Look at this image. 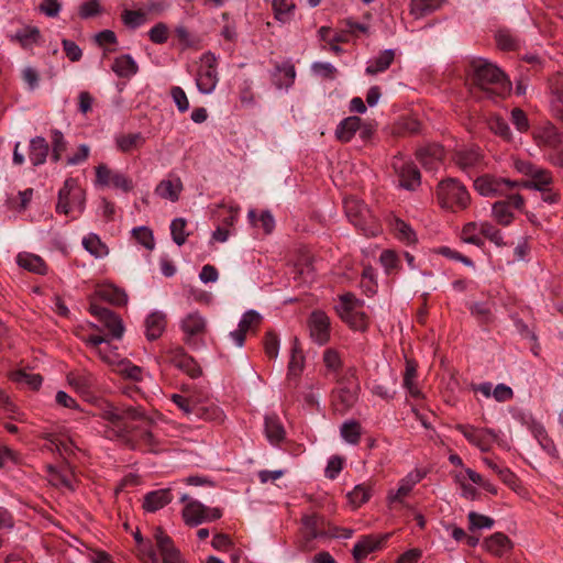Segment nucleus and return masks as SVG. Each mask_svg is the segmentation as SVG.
<instances>
[{"label":"nucleus","instance_id":"obj_41","mask_svg":"<svg viewBox=\"0 0 563 563\" xmlns=\"http://www.w3.org/2000/svg\"><path fill=\"white\" fill-rule=\"evenodd\" d=\"M41 32L36 26H25L10 35L11 41H16L24 48L31 47L33 44L38 43Z\"/></svg>","mask_w":563,"mask_h":563},{"label":"nucleus","instance_id":"obj_49","mask_svg":"<svg viewBox=\"0 0 563 563\" xmlns=\"http://www.w3.org/2000/svg\"><path fill=\"white\" fill-rule=\"evenodd\" d=\"M440 0H411L410 13L419 19L440 8Z\"/></svg>","mask_w":563,"mask_h":563},{"label":"nucleus","instance_id":"obj_22","mask_svg":"<svg viewBox=\"0 0 563 563\" xmlns=\"http://www.w3.org/2000/svg\"><path fill=\"white\" fill-rule=\"evenodd\" d=\"M444 157V148L440 144H429L417 151V158L427 169L433 170L439 167Z\"/></svg>","mask_w":563,"mask_h":563},{"label":"nucleus","instance_id":"obj_55","mask_svg":"<svg viewBox=\"0 0 563 563\" xmlns=\"http://www.w3.org/2000/svg\"><path fill=\"white\" fill-rule=\"evenodd\" d=\"M11 379L15 383L25 384L32 389H38L42 385L43 378L40 374L26 373L23 369L11 373Z\"/></svg>","mask_w":563,"mask_h":563},{"label":"nucleus","instance_id":"obj_44","mask_svg":"<svg viewBox=\"0 0 563 563\" xmlns=\"http://www.w3.org/2000/svg\"><path fill=\"white\" fill-rule=\"evenodd\" d=\"M373 495V486L367 483L356 485L347 494L349 501L354 508H358L369 500Z\"/></svg>","mask_w":563,"mask_h":563},{"label":"nucleus","instance_id":"obj_52","mask_svg":"<svg viewBox=\"0 0 563 563\" xmlns=\"http://www.w3.org/2000/svg\"><path fill=\"white\" fill-rule=\"evenodd\" d=\"M493 217L501 225H509L514 220V213L509 208V202L496 201L493 205Z\"/></svg>","mask_w":563,"mask_h":563},{"label":"nucleus","instance_id":"obj_37","mask_svg":"<svg viewBox=\"0 0 563 563\" xmlns=\"http://www.w3.org/2000/svg\"><path fill=\"white\" fill-rule=\"evenodd\" d=\"M111 69L117 76L128 78L135 75L139 67L131 55L124 54L114 59Z\"/></svg>","mask_w":563,"mask_h":563},{"label":"nucleus","instance_id":"obj_40","mask_svg":"<svg viewBox=\"0 0 563 563\" xmlns=\"http://www.w3.org/2000/svg\"><path fill=\"white\" fill-rule=\"evenodd\" d=\"M395 53L393 49L383 51L373 62H371L365 71L367 75L374 76L389 68L394 62Z\"/></svg>","mask_w":563,"mask_h":563},{"label":"nucleus","instance_id":"obj_5","mask_svg":"<svg viewBox=\"0 0 563 563\" xmlns=\"http://www.w3.org/2000/svg\"><path fill=\"white\" fill-rule=\"evenodd\" d=\"M141 424L133 426L132 422L128 423V435L129 439L118 438V441L123 442L131 449H142L150 452H156L158 442L153 434V432L148 429L151 421L144 415V419L137 420Z\"/></svg>","mask_w":563,"mask_h":563},{"label":"nucleus","instance_id":"obj_9","mask_svg":"<svg viewBox=\"0 0 563 563\" xmlns=\"http://www.w3.org/2000/svg\"><path fill=\"white\" fill-rule=\"evenodd\" d=\"M89 310L101 323L102 330L108 331L103 336L117 340H120L123 336L125 329L122 319L117 313L97 303H91ZM92 327L101 331L100 328L96 325Z\"/></svg>","mask_w":563,"mask_h":563},{"label":"nucleus","instance_id":"obj_54","mask_svg":"<svg viewBox=\"0 0 563 563\" xmlns=\"http://www.w3.org/2000/svg\"><path fill=\"white\" fill-rule=\"evenodd\" d=\"M531 432L544 451H547L550 455H554L556 453V448L553 441L548 437L547 431L542 424L532 423Z\"/></svg>","mask_w":563,"mask_h":563},{"label":"nucleus","instance_id":"obj_1","mask_svg":"<svg viewBox=\"0 0 563 563\" xmlns=\"http://www.w3.org/2000/svg\"><path fill=\"white\" fill-rule=\"evenodd\" d=\"M467 76L474 88L489 99L505 98L510 93L511 82L506 74L485 58H473L468 63Z\"/></svg>","mask_w":563,"mask_h":563},{"label":"nucleus","instance_id":"obj_10","mask_svg":"<svg viewBox=\"0 0 563 563\" xmlns=\"http://www.w3.org/2000/svg\"><path fill=\"white\" fill-rule=\"evenodd\" d=\"M208 323L203 316L198 311L186 314L180 321V329L184 332V340L188 345L199 346L202 344L201 338L207 332Z\"/></svg>","mask_w":563,"mask_h":563},{"label":"nucleus","instance_id":"obj_59","mask_svg":"<svg viewBox=\"0 0 563 563\" xmlns=\"http://www.w3.org/2000/svg\"><path fill=\"white\" fill-rule=\"evenodd\" d=\"M186 224V220L183 218H176L170 223L172 239L178 246H181L187 240Z\"/></svg>","mask_w":563,"mask_h":563},{"label":"nucleus","instance_id":"obj_20","mask_svg":"<svg viewBox=\"0 0 563 563\" xmlns=\"http://www.w3.org/2000/svg\"><path fill=\"white\" fill-rule=\"evenodd\" d=\"M388 537L389 534H369L362 537V539L354 545L352 551L355 563H364L366 556L379 550Z\"/></svg>","mask_w":563,"mask_h":563},{"label":"nucleus","instance_id":"obj_42","mask_svg":"<svg viewBox=\"0 0 563 563\" xmlns=\"http://www.w3.org/2000/svg\"><path fill=\"white\" fill-rule=\"evenodd\" d=\"M97 295L101 299L115 306H123L128 302V295L124 292V290L112 285L102 286L97 290Z\"/></svg>","mask_w":563,"mask_h":563},{"label":"nucleus","instance_id":"obj_3","mask_svg":"<svg viewBox=\"0 0 563 563\" xmlns=\"http://www.w3.org/2000/svg\"><path fill=\"white\" fill-rule=\"evenodd\" d=\"M435 194L440 207L454 212L466 209L471 202L466 187L456 178L441 180Z\"/></svg>","mask_w":563,"mask_h":563},{"label":"nucleus","instance_id":"obj_14","mask_svg":"<svg viewBox=\"0 0 563 563\" xmlns=\"http://www.w3.org/2000/svg\"><path fill=\"white\" fill-rule=\"evenodd\" d=\"M455 428L483 452H488L494 442H499L498 433L494 429L475 428L471 424H457Z\"/></svg>","mask_w":563,"mask_h":563},{"label":"nucleus","instance_id":"obj_25","mask_svg":"<svg viewBox=\"0 0 563 563\" xmlns=\"http://www.w3.org/2000/svg\"><path fill=\"white\" fill-rule=\"evenodd\" d=\"M550 108L555 118L563 122V76L550 80Z\"/></svg>","mask_w":563,"mask_h":563},{"label":"nucleus","instance_id":"obj_56","mask_svg":"<svg viewBox=\"0 0 563 563\" xmlns=\"http://www.w3.org/2000/svg\"><path fill=\"white\" fill-rule=\"evenodd\" d=\"M461 239L465 243L482 246L484 242L482 234L479 233V223L470 222L465 224L462 229Z\"/></svg>","mask_w":563,"mask_h":563},{"label":"nucleus","instance_id":"obj_13","mask_svg":"<svg viewBox=\"0 0 563 563\" xmlns=\"http://www.w3.org/2000/svg\"><path fill=\"white\" fill-rule=\"evenodd\" d=\"M96 181L102 187H112L130 192L133 189V180L122 172L109 168L106 164L96 167Z\"/></svg>","mask_w":563,"mask_h":563},{"label":"nucleus","instance_id":"obj_35","mask_svg":"<svg viewBox=\"0 0 563 563\" xmlns=\"http://www.w3.org/2000/svg\"><path fill=\"white\" fill-rule=\"evenodd\" d=\"M265 434L272 444H278L285 439V429L276 415L265 416Z\"/></svg>","mask_w":563,"mask_h":563},{"label":"nucleus","instance_id":"obj_15","mask_svg":"<svg viewBox=\"0 0 563 563\" xmlns=\"http://www.w3.org/2000/svg\"><path fill=\"white\" fill-rule=\"evenodd\" d=\"M341 305L338 308V312L341 318L347 322L354 330L363 331L366 329V321L364 313L356 311L360 300L351 292H346L340 296Z\"/></svg>","mask_w":563,"mask_h":563},{"label":"nucleus","instance_id":"obj_11","mask_svg":"<svg viewBox=\"0 0 563 563\" xmlns=\"http://www.w3.org/2000/svg\"><path fill=\"white\" fill-rule=\"evenodd\" d=\"M110 340L108 336L100 334H91L85 338L86 344L92 347L104 363L117 369L125 357L119 353L117 346L110 344Z\"/></svg>","mask_w":563,"mask_h":563},{"label":"nucleus","instance_id":"obj_19","mask_svg":"<svg viewBox=\"0 0 563 563\" xmlns=\"http://www.w3.org/2000/svg\"><path fill=\"white\" fill-rule=\"evenodd\" d=\"M154 538L163 563H186L180 551L174 545L173 540L162 528H156Z\"/></svg>","mask_w":563,"mask_h":563},{"label":"nucleus","instance_id":"obj_64","mask_svg":"<svg viewBox=\"0 0 563 563\" xmlns=\"http://www.w3.org/2000/svg\"><path fill=\"white\" fill-rule=\"evenodd\" d=\"M119 374L133 380L142 379V368L132 364L129 360L124 358L122 364L115 369Z\"/></svg>","mask_w":563,"mask_h":563},{"label":"nucleus","instance_id":"obj_43","mask_svg":"<svg viewBox=\"0 0 563 563\" xmlns=\"http://www.w3.org/2000/svg\"><path fill=\"white\" fill-rule=\"evenodd\" d=\"M194 416L207 421L222 422L224 419L223 411L214 404H197Z\"/></svg>","mask_w":563,"mask_h":563},{"label":"nucleus","instance_id":"obj_39","mask_svg":"<svg viewBox=\"0 0 563 563\" xmlns=\"http://www.w3.org/2000/svg\"><path fill=\"white\" fill-rule=\"evenodd\" d=\"M361 126L358 117H349L342 120L336 130L335 135L342 142H349Z\"/></svg>","mask_w":563,"mask_h":563},{"label":"nucleus","instance_id":"obj_36","mask_svg":"<svg viewBox=\"0 0 563 563\" xmlns=\"http://www.w3.org/2000/svg\"><path fill=\"white\" fill-rule=\"evenodd\" d=\"M484 547L494 555L501 556L511 548V541L506 534L496 532L484 541Z\"/></svg>","mask_w":563,"mask_h":563},{"label":"nucleus","instance_id":"obj_58","mask_svg":"<svg viewBox=\"0 0 563 563\" xmlns=\"http://www.w3.org/2000/svg\"><path fill=\"white\" fill-rule=\"evenodd\" d=\"M479 233L497 246L506 245L500 230L489 222H479Z\"/></svg>","mask_w":563,"mask_h":563},{"label":"nucleus","instance_id":"obj_50","mask_svg":"<svg viewBox=\"0 0 563 563\" xmlns=\"http://www.w3.org/2000/svg\"><path fill=\"white\" fill-rule=\"evenodd\" d=\"M272 5L275 19L283 23L290 21L296 8L294 0H273Z\"/></svg>","mask_w":563,"mask_h":563},{"label":"nucleus","instance_id":"obj_28","mask_svg":"<svg viewBox=\"0 0 563 563\" xmlns=\"http://www.w3.org/2000/svg\"><path fill=\"white\" fill-rule=\"evenodd\" d=\"M453 161L462 170L466 172L479 165L482 154L478 147L460 148L455 151Z\"/></svg>","mask_w":563,"mask_h":563},{"label":"nucleus","instance_id":"obj_17","mask_svg":"<svg viewBox=\"0 0 563 563\" xmlns=\"http://www.w3.org/2000/svg\"><path fill=\"white\" fill-rule=\"evenodd\" d=\"M330 318L321 310L311 312L308 319L310 338L319 345H324L330 340Z\"/></svg>","mask_w":563,"mask_h":563},{"label":"nucleus","instance_id":"obj_18","mask_svg":"<svg viewBox=\"0 0 563 563\" xmlns=\"http://www.w3.org/2000/svg\"><path fill=\"white\" fill-rule=\"evenodd\" d=\"M393 167L398 174L401 187L413 190L420 185V172L413 163L402 157H394Z\"/></svg>","mask_w":563,"mask_h":563},{"label":"nucleus","instance_id":"obj_6","mask_svg":"<svg viewBox=\"0 0 563 563\" xmlns=\"http://www.w3.org/2000/svg\"><path fill=\"white\" fill-rule=\"evenodd\" d=\"M514 167L518 173L531 177V180L519 183V186L541 190L550 187L553 183V177L550 170L541 168L529 161L515 159Z\"/></svg>","mask_w":563,"mask_h":563},{"label":"nucleus","instance_id":"obj_16","mask_svg":"<svg viewBox=\"0 0 563 563\" xmlns=\"http://www.w3.org/2000/svg\"><path fill=\"white\" fill-rule=\"evenodd\" d=\"M221 516L222 511L219 508H208L197 500L188 501L183 510L184 521L191 527L205 521L217 520Z\"/></svg>","mask_w":563,"mask_h":563},{"label":"nucleus","instance_id":"obj_57","mask_svg":"<svg viewBox=\"0 0 563 563\" xmlns=\"http://www.w3.org/2000/svg\"><path fill=\"white\" fill-rule=\"evenodd\" d=\"M122 22L125 26L135 30L146 22V14L141 10H124L122 12Z\"/></svg>","mask_w":563,"mask_h":563},{"label":"nucleus","instance_id":"obj_29","mask_svg":"<svg viewBox=\"0 0 563 563\" xmlns=\"http://www.w3.org/2000/svg\"><path fill=\"white\" fill-rule=\"evenodd\" d=\"M183 191V183L179 177L167 178L161 180L156 188L155 194L162 199L176 202Z\"/></svg>","mask_w":563,"mask_h":563},{"label":"nucleus","instance_id":"obj_21","mask_svg":"<svg viewBox=\"0 0 563 563\" xmlns=\"http://www.w3.org/2000/svg\"><path fill=\"white\" fill-rule=\"evenodd\" d=\"M67 382L69 386L87 399L91 396V390L97 385L96 377L87 371H75L68 373Z\"/></svg>","mask_w":563,"mask_h":563},{"label":"nucleus","instance_id":"obj_30","mask_svg":"<svg viewBox=\"0 0 563 563\" xmlns=\"http://www.w3.org/2000/svg\"><path fill=\"white\" fill-rule=\"evenodd\" d=\"M422 479L419 473H410L400 479L397 490H390L387 499L391 503H402V500L410 494L416 484Z\"/></svg>","mask_w":563,"mask_h":563},{"label":"nucleus","instance_id":"obj_45","mask_svg":"<svg viewBox=\"0 0 563 563\" xmlns=\"http://www.w3.org/2000/svg\"><path fill=\"white\" fill-rule=\"evenodd\" d=\"M340 434L349 444H358L362 435L361 423L354 419L343 422L340 428Z\"/></svg>","mask_w":563,"mask_h":563},{"label":"nucleus","instance_id":"obj_46","mask_svg":"<svg viewBox=\"0 0 563 563\" xmlns=\"http://www.w3.org/2000/svg\"><path fill=\"white\" fill-rule=\"evenodd\" d=\"M395 236L402 243L415 244L417 242V234L409 225L401 219H395L391 223Z\"/></svg>","mask_w":563,"mask_h":563},{"label":"nucleus","instance_id":"obj_60","mask_svg":"<svg viewBox=\"0 0 563 563\" xmlns=\"http://www.w3.org/2000/svg\"><path fill=\"white\" fill-rule=\"evenodd\" d=\"M52 155L51 158L54 162H58L62 158L63 153L66 151V141L63 133L58 130L52 131Z\"/></svg>","mask_w":563,"mask_h":563},{"label":"nucleus","instance_id":"obj_53","mask_svg":"<svg viewBox=\"0 0 563 563\" xmlns=\"http://www.w3.org/2000/svg\"><path fill=\"white\" fill-rule=\"evenodd\" d=\"M132 236L135 239V241L144 246L148 251H153L155 249V240L153 231L148 227H137L133 228Z\"/></svg>","mask_w":563,"mask_h":563},{"label":"nucleus","instance_id":"obj_47","mask_svg":"<svg viewBox=\"0 0 563 563\" xmlns=\"http://www.w3.org/2000/svg\"><path fill=\"white\" fill-rule=\"evenodd\" d=\"M303 365L305 356L299 346L298 339L295 338L292 341L290 360L288 363V376H298L302 372Z\"/></svg>","mask_w":563,"mask_h":563},{"label":"nucleus","instance_id":"obj_63","mask_svg":"<svg viewBox=\"0 0 563 563\" xmlns=\"http://www.w3.org/2000/svg\"><path fill=\"white\" fill-rule=\"evenodd\" d=\"M263 344L265 353L269 358H276L278 356L279 339L274 331L271 330L265 333Z\"/></svg>","mask_w":563,"mask_h":563},{"label":"nucleus","instance_id":"obj_38","mask_svg":"<svg viewBox=\"0 0 563 563\" xmlns=\"http://www.w3.org/2000/svg\"><path fill=\"white\" fill-rule=\"evenodd\" d=\"M16 261L20 267L27 269L32 273L41 275L46 273V264L38 255L31 253H22L18 255Z\"/></svg>","mask_w":563,"mask_h":563},{"label":"nucleus","instance_id":"obj_24","mask_svg":"<svg viewBox=\"0 0 563 563\" xmlns=\"http://www.w3.org/2000/svg\"><path fill=\"white\" fill-rule=\"evenodd\" d=\"M296 78V69L292 63L284 62L280 65L275 67V70L272 73V81L273 85L277 89H288L290 88Z\"/></svg>","mask_w":563,"mask_h":563},{"label":"nucleus","instance_id":"obj_12","mask_svg":"<svg viewBox=\"0 0 563 563\" xmlns=\"http://www.w3.org/2000/svg\"><path fill=\"white\" fill-rule=\"evenodd\" d=\"M518 186V181H511L506 178L494 177L489 175L481 176L474 181L476 191L485 197H498L508 195L509 191Z\"/></svg>","mask_w":563,"mask_h":563},{"label":"nucleus","instance_id":"obj_34","mask_svg":"<svg viewBox=\"0 0 563 563\" xmlns=\"http://www.w3.org/2000/svg\"><path fill=\"white\" fill-rule=\"evenodd\" d=\"M417 363L413 360H406V367L404 373L402 386L408 390L412 398L422 397V393L416 384L417 378Z\"/></svg>","mask_w":563,"mask_h":563},{"label":"nucleus","instance_id":"obj_7","mask_svg":"<svg viewBox=\"0 0 563 563\" xmlns=\"http://www.w3.org/2000/svg\"><path fill=\"white\" fill-rule=\"evenodd\" d=\"M344 209L350 222L361 229L365 234H375L373 224L375 222L368 208L356 198H349L344 201Z\"/></svg>","mask_w":563,"mask_h":563},{"label":"nucleus","instance_id":"obj_51","mask_svg":"<svg viewBox=\"0 0 563 563\" xmlns=\"http://www.w3.org/2000/svg\"><path fill=\"white\" fill-rule=\"evenodd\" d=\"M294 279L299 284H310L314 280L316 274L311 263L305 261L299 262L294 267Z\"/></svg>","mask_w":563,"mask_h":563},{"label":"nucleus","instance_id":"obj_23","mask_svg":"<svg viewBox=\"0 0 563 563\" xmlns=\"http://www.w3.org/2000/svg\"><path fill=\"white\" fill-rule=\"evenodd\" d=\"M358 398V386H342L333 395L335 409L342 413L351 409Z\"/></svg>","mask_w":563,"mask_h":563},{"label":"nucleus","instance_id":"obj_62","mask_svg":"<svg viewBox=\"0 0 563 563\" xmlns=\"http://www.w3.org/2000/svg\"><path fill=\"white\" fill-rule=\"evenodd\" d=\"M379 262L385 268L386 274H391L398 271L399 258L393 250H384L379 255Z\"/></svg>","mask_w":563,"mask_h":563},{"label":"nucleus","instance_id":"obj_32","mask_svg":"<svg viewBox=\"0 0 563 563\" xmlns=\"http://www.w3.org/2000/svg\"><path fill=\"white\" fill-rule=\"evenodd\" d=\"M145 141L146 139L140 132L119 134L114 139L117 148L122 153H130L141 148Z\"/></svg>","mask_w":563,"mask_h":563},{"label":"nucleus","instance_id":"obj_31","mask_svg":"<svg viewBox=\"0 0 563 563\" xmlns=\"http://www.w3.org/2000/svg\"><path fill=\"white\" fill-rule=\"evenodd\" d=\"M536 140L539 145L555 150L563 141L558 128L551 123L545 124L536 133Z\"/></svg>","mask_w":563,"mask_h":563},{"label":"nucleus","instance_id":"obj_61","mask_svg":"<svg viewBox=\"0 0 563 563\" xmlns=\"http://www.w3.org/2000/svg\"><path fill=\"white\" fill-rule=\"evenodd\" d=\"M470 522V530H479V529H490L493 528L495 521L490 517L485 515L477 514L475 511H471L467 516Z\"/></svg>","mask_w":563,"mask_h":563},{"label":"nucleus","instance_id":"obj_26","mask_svg":"<svg viewBox=\"0 0 563 563\" xmlns=\"http://www.w3.org/2000/svg\"><path fill=\"white\" fill-rule=\"evenodd\" d=\"M166 314L162 311L150 313L144 322L145 336L148 341H155L162 336L166 329Z\"/></svg>","mask_w":563,"mask_h":563},{"label":"nucleus","instance_id":"obj_2","mask_svg":"<svg viewBox=\"0 0 563 563\" xmlns=\"http://www.w3.org/2000/svg\"><path fill=\"white\" fill-rule=\"evenodd\" d=\"M96 407L98 411L93 416H98L107 422L103 434L110 440L129 439L128 423L144 419V411L141 407H117L104 399L96 400Z\"/></svg>","mask_w":563,"mask_h":563},{"label":"nucleus","instance_id":"obj_33","mask_svg":"<svg viewBox=\"0 0 563 563\" xmlns=\"http://www.w3.org/2000/svg\"><path fill=\"white\" fill-rule=\"evenodd\" d=\"M49 146L42 136H35L30 141L29 158L34 166L45 163Z\"/></svg>","mask_w":563,"mask_h":563},{"label":"nucleus","instance_id":"obj_8","mask_svg":"<svg viewBox=\"0 0 563 563\" xmlns=\"http://www.w3.org/2000/svg\"><path fill=\"white\" fill-rule=\"evenodd\" d=\"M201 63L196 76V86L201 93L209 95L214 91L219 81L217 58L212 53L207 52L202 55Z\"/></svg>","mask_w":563,"mask_h":563},{"label":"nucleus","instance_id":"obj_4","mask_svg":"<svg viewBox=\"0 0 563 563\" xmlns=\"http://www.w3.org/2000/svg\"><path fill=\"white\" fill-rule=\"evenodd\" d=\"M86 192L74 178L65 180L59 189L56 211L58 213L69 214L71 211L81 213L85 209Z\"/></svg>","mask_w":563,"mask_h":563},{"label":"nucleus","instance_id":"obj_27","mask_svg":"<svg viewBox=\"0 0 563 563\" xmlns=\"http://www.w3.org/2000/svg\"><path fill=\"white\" fill-rule=\"evenodd\" d=\"M173 500V494L169 488L157 489L147 493L144 496L143 508L148 512H155Z\"/></svg>","mask_w":563,"mask_h":563},{"label":"nucleus","instance_id":"obj_48","mask_svg":"<svg viewBox=\"0 0 563 563\" xmlns=\"http://www.w3.org/2000/svg\"><path fill=\"white\" fill-rule=\"evenodd\" d=\"M82 245L86 251H88L91 255L97 258H102L108 255L109 250L107 245L100 240V238L90 233L82 239Z\"/></svg>","mask_w":563,"mask_h":563}]
</instances>
